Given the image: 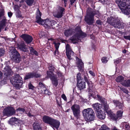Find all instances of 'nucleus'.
<instances>
[{"mask_svg":"<svg viewBox=\"0 0 130 130\" xmlns=\"http://www.w3.org/2000/svg\"><path fill=\"white\" fill-rule=\"evenodd\" d=\"M41 14L40 11L38 9L37 11L36 17L37 23L44 25L45 27L48 28H54L52 27L56 24V21H51L48 19L43 20L41 18Z\"/></svg>","mask_w":130,"mask_h":130,"instance_id":"nucleus-1","label":"nucleus"},{"mask_svg":"<svg viewBox=\"0 0 130 130\" xmlns=\"http://www.w3.org/2000/svg\"><path fill=\"white\" fill-rule=\"evenodd\" d=\"M116 2L123 13L129 14L130 13V0H116Z\"/></svg>","mask_w":130,"mask_h":130,"instance_id":"nucleus-2","label":"nucleus"},{"mask_svg":"<svg viewBox=\"0 0 130 130\" xmlns=\"http://www.w3.org/2000/svg\"><path fill=\"white\" fill-rule=\"evenodd\" d=\"M74 31V35L71 38V40L74 43L79 41L81 37L84 38L86 36V34L82 32L79 27H77Z\"/></svg>","mask_w":130,"mask_h":130,"instance_id":"nucleus-3","label":"nucleus"},{"mask_svg":"<svg viewBox=\"0 0 130 130\" xmlns=\"http://www.w3.org/2000/svg\"><path fill=\"white\" fill-rule=\"evenodd\" d=\"M10 82L13 86L18 89L21 88L23 84L22 79L18 74L16 75L14 77L11 78Z\"/></svg>","mask_w":130,"mask_h":130,"instance_id":"nucleus-4","label":"nucleus"},{"mask_svg":"<svg viewBox=\"0 0 130 130\" xmlns=\"http://www.w3.org/2000/svg\"><path fill=\"white\" fill-rule=\"evenodd\" d=\"M82 112L85 119L86 121H91L94 119V113L92 108L85 109Z\"/></svg>","mask_w":130,"mask_h":130,"instance_id":"nucleus-5","label":"nucleus"},{"mask_svg":"<svg viewBox=\"0 0 130 130\" xmlns=\"http://www.w3.org/2000/svg\"><path fill=\"white\" fill-rule=\"evenodd\" d=\"M91 9H88L87 11V15L85 17V20L87 23L89 25L92 24L93 23V17L94 15L98 14L99 15V12L97 11L95 13L91 11Z\"/></svg>","mask_w":130,"mask_h":130,"instance_id":"nucleus-6","label":"nucleus"},{"mask_svg":"<svg viewBox=\"0 0 130 130\" xmlns=\"http://www.w3.org/2000/svg\"><path fill=\"white\" fill-rule=\"evenodd\" d=\"M97 96L98 99V100L101 101L103 105L104 106L103 109L105 110L109 117L111 116L113 113L110 110H108L109 109L108 105L107 103L106 100L99 95H97Z\"/></svg>","mask_w":130,"mask_h":130,"instance_id":"nucleus-7","label":"nucleus"},{"mask_svg":"<svg viewBox=\"0 0 130 130\" xmlns=\"http://www.w3.org/2000/svg\"><path fill=\"white\" fill-rule=\"evenodd\" d=\"M107 22L115 27L118 28L120 27L121 24L119 20L115 17H108Z\"/></svg>","mask_w":130,"mask_h":130,"instance_id":"nucleus-8","label":"nucleus"},{"mask_svg":"<svg viewBox=\"0 0 130 130\" xmlns=\"http://www.w3.org/2000/svg\"><path fill=\"white\" fill-rule=\"evenodd\" d=\"M65 9L62 7L58 6L53 12V16L57 18H60L63 16Z\"/></svg>","mask_w":130,"mask_h":130,"instance_id":"nucleus-9","label":"nucleus"},{"mask_svg":"<svg viewBox=\"0 0 130 130\" xmlns=\"http://www.w3.org/2000/svg\"><path fill=\"white\" fill-rule=\"evenodd\" d=\"M10 52L12 55L13 61L15 62H19V54L15 48L13 47L10 48Z\"/></svg>","mask_w":130,"mask_h":130,"instance_id":"nucleus-10","label":"nucleus"},{"mask_svg":"<svg viewBox=\"0 0 130 130\" xmlns=\"http://www.w3.org/2000/svg\"><path fill=\"white\" fill-rule=\"evenodd\" d=\"M71 109L74 116L77 118H79L80 113L79 106L78 105L74 104L71 107Z\"/></svg>","mask_w":130,"mask_h":130,"instance_id":"nucleus-11","label":"nucleus"},{"mask_svg":"<svg viewBox=\"0 0 130 130\" xmlns=\"http://www.w3.org/2000/svg\"><path fill=\"white\" fill-rule=\"evenodd\" d=\"M15 111L14 109L11 107L8 106L5 108L3 111L4 115L10 116L15 114Z\"/></svg>","mask_w":130,"mask_h":130,"instance_id":"nucleus-12","label":"nucleus"},{"mask_svg":"<svg viewBox=\"0 0 130 130\" xmlns=\"http://www.w3.org/2000/svg\"><path fill=\"white\" fill-rule=\"evenodd\" d=\"M47 77H49L52 80L53 85L55 87L57 86L58 84V82L55 75L51 72L49 73L48 72H47Z\"/></svg>","mask_w":130,"mask_h":130,"instance_id":"nucleus-13","label":"nucleus"},{"mask_svg":"<svg viewBox=\"0 0 130 130\" xmlns=\"http://www.w3.org/2000/svg\"><path fill=\"white\" fill-rule=\"evenodd\" d=\"M66 55L68 58L69 59H71V56H72L74 55V52L72 51L71 48L70 47L68 44H67L66 46Z\"/></svg>","mask_w":130,"mask_h":130,"instance_id":"nucleus-14","label":"nucleus"},{"mask_svg":"<svg viewBox=\"0 0 130 130\" xmlns=\"http://www.w3.org/2000/svg\"><path fill=\"white\" fill-rule=\"evenodd\" d=\"M60 124V122L58 120L53 118L50 125L53 128H55L57 129L59 127Z\"/></svg>","mask_w":130,"mask_h":130,"instance_id":"nucleus-15","label":"nucleus"},{"mask_svg":"<svg viewBox=\"0 0 130 130\" xmlns=\"http://www.w3.org/2000/svg\"><path fill=\"white\" fill-rule=\"evenodd\" d=\"M21 37L28 44L31 43L33 40L32 37L28 35L23 34L21 36Z\"/></svg>","mask_w":130,"mask_h":130,"instance_id":"nucleus-16","label":"nucleus"},{"mask_svg":"<svg viewBox=\"0 0 130 130\" xmlns=\"http://www.w3.org/2000/svg\"><path fill=\"white\" fill-rule=\"evenodd\" d=\"M76 59L77 61L76 63L77 66L80 69V71L83 72L84 69V64L83 62L81 60L79 59L77 57H76Z\"/></svg>","mask_w":130,"mask_h":130,"instance_id":"nucleus-17","label":"nucleus"},{"mask_svg":"<svg viewBox=\"0 0 130 130\" xmlns=\"http://www.w3.org/2000/svg\"><path fill=\"white\" fill-rule=\"evenodd\" d=\"M100 102L101 101H100ZM101 104H100L98 103H96L95 104H93L92 105L93 108L94 109V110L96 111L97 112L98 111H100L102 110L101 109L102 108V106L104 107V106L103 105L102 103L101 102Z\"/></svg>","mask_w":130,"mask_h":130,"instance_id":"nucleus-18","label":"nucleus"},{"mask_svg":"<svg viewBox=\"0 0 130 130\" xmlns=\"http://www.w3.org/2000/svg\"><path fill=\"white\" fill-rule=\"evenodd\" d=\"M96 115L98 118L101 120H103L105 118L106 114L105 112L102 110L97 112Z\"/></svg>","mask_w":130,"mask_h":130,"instance_id":"nucleus-19","label":"nucleus"},{"mask_svg":"<svg viewBox=\"0 0 130 130\" xmlns=\"http://www.w3.org/2000/svg\"><path fill=\"white\" fill-rule=\"evenodd\" d=\"M46 88L45 85L42 83L40 82L38 86V89L39 92L41 93H42L45 90Z\"/></svg>","mask_w":130,"mask_h":130,"instance_id":"nucleus-20","label":"nucleus"},{"mask_svg":"<svg viewBox=\"0 0 130 130\" xmlns=\"http://www.w3.org/2000/svg\"><path fill=\"white\" fill-rule=\"evenodd\" d=\"M18 47L19 49L23 51L27 52L28 51V47H27L24 43H21L20 44H18Z\"/></svg>","mask_w":130,"mask_h":130,"instance_id":"nucleus-21","label":"nucleus"},{"mask_svg":"<svg viewBox=\"0 0 130 130\" xmlns=\"http://www.w3.org/2000/svg\"><path fill=\"white\" fill-rule=\"evenodd\" d=\"M53 118L46 116H44L42 118L43 121L45 123L50 124Z\"/></svg>","mask_w":130,"mask_h":130,"instance_id":"nucleus-22","label":"nucleus"},{"mask_svg":"<svg viewBox=\"0 0 130 130\" xmlns=\"http://www.w3.org/2000/svg\"><path fill=\"white\" fill-rule=\"evenodd\" d=\"M78 87L80 90H82L85 88V83L83 80L80 81L79 83H77Z\"/></svg>","mask_w":130,"mask_h":130,"instance_id":"nucleus-23","label":"nucleus"},{"mask_svg":"<svg viewBox=\"0 0 130 130\" xmlns=\"http://www.w3.org/2000/svg\"><path fill=\"white\" fill-rule=\"evenodd\" d=\"M4 71L5 72V74L6 76L11 74V70L9 66H7L4 68Z\"/></svg>","mask_w":130,"mask_h":130,"instance_id":"nucleus-24","label":"nucleus"},{"mask_svg":"<svg viewBox=\"0 0 130 130\" xmlns=\"http://www.w3.org/2000/svg\"><path fill=\"white\" fill-rule=\"evenodd\" d=\"M33 125L34 130H41L40 124L38 121H35Z\"/></svg>","mask_w":130,"mask_h":130,"instance_id":"nucleus-25","label":"nucleus"},{"mask_svg":"<svg viewBox=\"0 0 130 130\" xmlns=\"http://www.w3.org/2000/svg\"><path fill=\"white\" fill-rule=\"evenodd\" d=\"M4 19L0 22V32L1 31V30L4 28L6 26V22L7 20L4 17Z\"/></svg>","mask_w":130,"mask_h":130,"instance_id":"nucleus-26","label":"nucleus"},{"mask_svg":"<svg viewBox=\"0 0 130 130\" xmlns=\"http://www.w3.org/2000/svg\"><path fill=\"white\" fill-rule=\"evenodd\" d=\"M113 102L116 107H119V108H121L123 107V104L119 102L118 101L113 100Z\"/></svg>","mask_w":130,"mask_h":130,"instance_id":"nucleus-27","label":"nucleus"},{"mask_svg":"<svg viewBox=\"0 0 130 130\" xmlns=\"http://www.w3.org/2000/svg\"><path fill=\"white\" fill-rule=\"evenodd\" d=\"M84 79L85 81L87 82L89 87L91 88L93 86V84L92 82L91 81H89L88 80V76L87 75V74H86L84 75Z\"/></svg>","mask_w":130,"mask_h":130,"instance_id":"nucleus-28","label":"nucleus"},{"mask_svg":"<svg viewBox=\"0 0 130 130\" xmlns=\"http://www.w3.org/2000/svg\"><path fill=\"white\" fill-rule=\"evenodd\" d=\"M121 84L125 87H128L130 86V80H124Z\"/></svg>","mask_w":130,"mask_h":130,"instance_id":"nucleus-29","label":"nucleus"},{"mask_svg":"<svg viewBox=\"0 0 130 130\" xmlns=\"http://www.w3.org/2000/svg\"><path fill=\"white\" fill-rule=\"evenodd\" d=\"M73 30L70 29H68L66 30L64 32V34L65 36L68 37L71 35Z\"/></svg>","mask_w":130,"mask_h":130,"instance_id":"nucleus-30","label":"nucleus"},{"mask_svg":"<svg viewBox=\"0 0 130 130\" xmlns=\"http://www.w3.org/2000/svg\"><path fill=\"white\" fill-rule=\"evenodd\" d=\"M124 80V78L121 76H118L116 79V81L118 82H120L121 84L123 83Z\"/></svg>","mask_w":130,"mask_h":130,"instance_id":"nucleus-31","label":"nucleus"},{"mask_svg":"<svg viewBox=\"0 0 130 130\" xmlns=\"http://www.w3.org/2000/svg\"><path fill=\"white\" fill-rule=\"evenodd\" d=\"M18 119L15 118H11L9 121V124L12 125H14L15 122L17 121Z\"/></svg>","mask_w":130,"mask_h":130,"instance_id":"nucleus-32","label":"nucleus"},{"mask_svg":"<svg viewBox=\"0 0 130 130\" xmlns=\"http://www.w3.org/2000/svg\"><path fill=\"white\" fill-rule=\"evenodd\" d=\"M29 49L30 50V52L31 54L32 55L35 54L36 55H38V53L37 52L34 50L32 47H28V49Z\"/></svg>","mask_w":130,"mask_h":130,"instance_id":"nucleus-33","label":"nucleus"},{"mask_svg":"<svg viewBox=\"0 0 130 130\" xmlns=\"http://www.w3.org/2000/svg\"><path fill=\"white\" fill-rule=\"evenodd\" d=\"M33 75L32 73H29L26 75L24 79L26 80L31 78H33Z\"/></svg>","mask_w":130,"mask_h":130,"instance_id":"nucleus-34","label":"nucleus"},{"mask_svg":"<svg viewBox=\"0 0 130 130\" xmlns=\"http://www.w3.org/2000/svg\"><path fill=\"white\" fill-rule=\"evenodd\" d=\"M76 77L77 83H79L80 81L83 80V79L81 76V74L80 73H79L77 74Z\"/></svg>","mask_w":130,"mask_h":130,"instance_id":"nucleus-35","label":"nucleus"},{"mask_svg":"<svg viewBox=\"0 0 130 130\" xmlns=\"http://www.w3.org/2000/svg\"><path fill=\"white\" fill-rule=\"evenodd\" d=\"M25 111V110L24 108H20L17 109L16 110V111L18 113H23Z\"/></svg>","mask_w":130,"mask_h":130,"instance_id":"nucleus-36","label":"nucleus"},{"mask_svg":"<svg viewBox=\"0 0 130 130\" xmlns=\"http://www.w3.org/2000/svg\"><path fill=\"white\" fill-rule=\"evenodd\" d=\"M25 2L28 6H31L34 3V0H26Z\"/></svg>","mask_w":130,"mask_h":130,"instance_id":"nucleus-37","label":"nucleus"},{"mask_svg":"<svg viewBox=\"0 0 130 130\" xmlns=\"http://www.w3.org/2000/svg\"><path fill=\"white\" fill-rule=\"evenodd\" d=\"M120 88L121 90L126 93V96L128 97V93H130V92H129L127 90L121 87H120Z\"/></svg>","mask_w":130,"mask_h":130,"instance_id":"nucleus-38","label":"nucleus"},{"mask_svg":"<svg viewBox=\"0 0 130 130\" xmlns=\"http://www.w3.org/2000/svg\"><path fill=\"white\" fill-rule=\"evenodd\" d=\"M123 111H122L119 110L118 111L117 114V117L118 118L121 117L122 116Z\"/></svg>","mask_w":130,"mask_h":130,"instance_id":"nucleus-39","label":"nucleus"},{"mask_svg":"<svg viewBox=\"0 0 130 130\" xmlns=\"http://www.w3.org/2000/svg\"><path fill=\"white\" fill-rule=\"evenodd\" d=\"M109 128L106 125H102L99 130H109Z\"/></svg>","mask_w":130,"mask_h":130,"instance_id":"nucleus-40","label":"nucleus"},{"mask_svg":"<svg viewBox=\"0 0 130 130\" xmlns=\"http://www.w3.org/2000/svg\"><path fill=\"white\" fill-rule=\"evenodd\" d=\"M4 10L3 9H2L0 11V16L1 17H3V19L4 20V17L5 18V19H6L5 17L4 16Z\"/></svg>","mask_w":130,"mask_h":130,"instance_id":"nucleus-41","label":"nucleus"},{"mask_svg":"<svg viewBox=\"0 0 130 130\" xmlns=\"http://www.w3.org/2000/svg\"><path fill=\"white\" fill-rule=\"evenodd\" d=\"M93 86L91 88H90L89 87V91L90 92H92V93H90V94L89 95V96H91L92 97H93L95 93L92 90V88Z\"/></svg>","mask_w":130,"mask_h":130,"instance_id":"nucleus-42","label":"nucleus"},{"mask_svg":"<svg viewBox=\"0 0 130 130\" xmlns=\"http://www.w3.org/2000/svg\"><path fill=\"white\" fill-rule=\"evenodd\" d=\"M48 69H49L50 70H51L52 71H47V72H49V73L50 72H52V71H54V67L53 66L51 65H50L48 67Z\"/></svg>","mask_w":130,"mask_h":130,"instance_id":"nucleus-43","label":"nucleus"},{"mask_svg":"<svg viewBox=\"0 0 130 130\" xmlns=\"http://www.w3.org/2000/svg\"><path fill=\"white\" fill-rule=\"evenodd\" d=\"M42 93L47 94L48 95H50L51 94V93L48 90H47L46 89Z\"/></svg>","mask_w":130,"mask_h":130,"instance_id":"nucleus-44","label":"nucleus"},{"mask_svg":"<svg viewBox=\"0 0 130 130\" xmlns=\"http://www.w3.org/2000/svg\"><path fill=\"white\" fill-rule=\"evenodd\" d=\"M54 44L55 45L56 49H58L60 44V43L59 42L56 43V42H54Z\"/></svg>","mask_w":130,"mask_h":130,"instance_id":"nucleus-45","label":"nucleus"},{"mask_svg":"<svg viewBox=\"0 0 130 130\" xmlns=\"http://www.w3.org/2000/svg\"><path fill=\"white\" fill-rule=\"evenodd\" d=\"M110 117L114 121L116 120L118 118L114 114H113Z\"/></svg>","mask_w":130,"mask_h":130,"instance_id":"nucleus-46","label":"nucleus"},{"mask_svg":"<svg viewBox=\"0 0 130 130\" xmlns=\"http://www.w3.org/2000/svg\"><path fill=\"white\" fill-rule=\"evenodd\" d=\"M32 74L33 75V77L38 78L40 77L41 76L40 74L38 73H33Z\"/></svg>","mask_w":130,"mask_h":130,"instance_id":"nucleus-47","label":"nucleus"},{"mask_svg":"<svg viewBox=\"0 0 130 130\" xmlns=\"http://www.w3.org/2000/svg\"><path fill=\"white\" fill-rule=\"evenodd\" d=\"M101 60L102 62L105 63H106L108 61V60L107 59V58L105 57H103L101 59Z\"/></svg>","mask_w":130,"mask_h":130,"instance_id":"nucleus-48","label":"nucleus"},{"mask_svg":"<svg viewBox=\"0 0 130 130\" xmlns=\"http://www.w3.org/2000/svg\"><path fill=\"white\" fill-rule=\"evenodd\" d=\"M5 51L3 49H0V57L3 55L5 53Z\"/></svg>","mask_w":130,"mask_h":130,"instance_id":"nucleus-49","label":"nucleus"},{"mask_svg":"<svg viewBox=\"0 0 130 130\" xmlns=\"http://www.w3.org/2000/svg\"><path fill=\"white\" fill-rule=\"evenodd\" d=\"M121 61V60L120 58H119L117 59L114 61L116 64L119 63Z\"/></svg>","mask_w":130,"mask_h":130,"instance_id":"nucleus-50","label":"nucleus"},{"mask_svg":"<svg viewBox=\"0 0 130 130\" xmlns=\"http://www.w3.org/2000/svg\"><path fill=\"white\" fill-rule=\"evenodd\" d=\"M28 87L29 89L32 90L34 89V87L31 84V83H29L28 85Z\"/></svg>","mask_w":130,"mask_h":130,"instance_id":"nucleus-51","label":"nucleus"},{"mask_svg":"<svg viewBox=\"0 0 130 130\" xmlns=\"http://www.w3.org/2000/svg\"><path fill=\"white\" fill-rule=\"evenodd\" d=\"M16 16L17 17L20 18H22V16L21 14V13L20 12H18L16 14Z\"/></svg>","mask_w":130,"mask_h":130,"instance_id":"nucleus-52","label":"nucleus"},{"mask_svg":"<svg viewBox=\"0 0 130 130\" xmlns=\"http://www.w3.org/2000/svg\"><path fill=\"white\" fill-rule=\"evenodd\" d=\"M124 38L126 40H130V35L128 36H124Z\"/></svg>","mask_w":130,"mask_h":130,"instance_id":"nucleus-53","label":"nucleus"},{"mask_svg":"<svg viewBox=\"0 0 130 130\" xmlns=\"http://www.w3.org/2000/svg\"><path fill=\"white\" fill-rule=\"evenodd\" d=\"M61 98L65 101L67 100V97L64 94H63L61 95Z\"/></svg>","mask_w":130,"mask_h":130,"instance_id":"nucleus-54","label":"nucleus"},{"mask_svg":"<svg viewBox=\"0 0 130 130\" xmlns=\"http://www.w3.org/2000/svg\"><path fill=\"white\" fill-rule=\"evenodd\" d=\"M40 37H45V33L43 32H42L40 33Z\"/></svg>","mask_w":130,"mask_h":130,"instance_id":"nucleus-55","label":"nucleus"},{"mask_svg":"<svg viewBox=\"0 0 130 130\" xmlns=\"http://www.w3.org/2000/svg\"><path fill=\"white\" fill-rule=\"evenodd\" d=\"M59 53V52L58 50V49H56L55 51L54 52V54L55 55H58Z\"/></svg>","mask_w":130,"mask_h":130,"instance_id":"nucleus-56","label":"nucleus"},{"mask_svg":"<svg viewBox=\"0 0 130 130\" xmlns=\"http://www.w3.org/2000/svg\"><path fill=\"white\" fill-rule=\"evenodd\" d=\"M8 17H9L10 18L11 17L12 15V13L11 12H8Z\"/></svg>","mask_w":130,"mask_h":130,"instance_id":"nucleus-57","label":"nucleus"},{"mask_svg":"<svg viewBox=\"0 0 130 130\" xmlns=\"http://www.w3.org/2000/svg\"><path fill=\"white\" fill-rule=\"evenodd\" d=\"M89 73L93 76H95V74L91 71H89Z\"/></svg>","mask_w":130,"mask_h":130,"instance_id":"nucleus-58","label":"nucleus"},{"mask_svg":"<svg viewBox=\"0 0 130 130\" xmlns=\"http://www.w3.org/2000/svg\"><path fill=\"white\" fill-rule=\"evenodd\" d=\"M19 7H20L18 5H15L14 6V10H16L18 9Z\"/></svg>","mask_w":130,"mask_h":130,"instance_id":"nucleus-59","label":"nucleus"},{"mask_svg":"<svg viewBox=\"0 0 130 130\" xmlns=\"http://www.w3.org/2000/svg\"><path fill=\"white\" fill-rule=\"evenodd\" d=\"M27 114L28 116L30 117L34 116V115H31L30 112H29L28 113H27Z\"/></svg>","mask_w":130,"mask_h":130,"instance_id":"nucleus-60","label":"nucleus"},{"mask_svg":"<svg viewBox=\"0 0 130 130\" xmlns=\"http://www.w3.org/2000/svg\"><path fill=\"white\" fill-rule=\"evenodd\" d=\"M96 23L98 24H101V22L100 21V20H97L96 21Z\"/></svg>","mask_w":130,"mask_h":130,"instance_id":"nucleus-61","label":"nucleus"},{"mask_svg":"<svg viewBox=\"0 0 130 130\" xmlns=\"http://www.w3.org/2000/svg\"><path fill=\"white\" fill-rule=\"evenodd\" d=\"M75 1V0H70L71 2V4L72 5Z\"/></svg>","mask_w":130,"mask_h":130,"instance_id":"nucleus-62","label":"nucleus"},{"mask_svg":"<svg viewBox=\"0 0 130 130\" xmlns=\"http://www.w3.org/2000/svg\"><path fill=\"white\" fill-rule=\"evenodd\" d=\"M129 126L128 125V124H126V125H125V127L127 129H128L129 128Z\"/></svg>","mask_w":130,"mask_h":130,"instance_id":"nucleus-63","label":"nucleus"},{"mask_svg":"<svg viewBox=\"0 0 130 130\" xmlns=\"http://www.w3.org/2000/svg\"><path fill=\"white\" fill-rule=\"evenodd\" d=\"M99 1H101L103 3H104L105 2H106L107 1V0H99Z\"/></svg>","mask_w":130,"mask_h":130,"instance_id":"nucleus-64","label":"nucleus"}]
</instances>
